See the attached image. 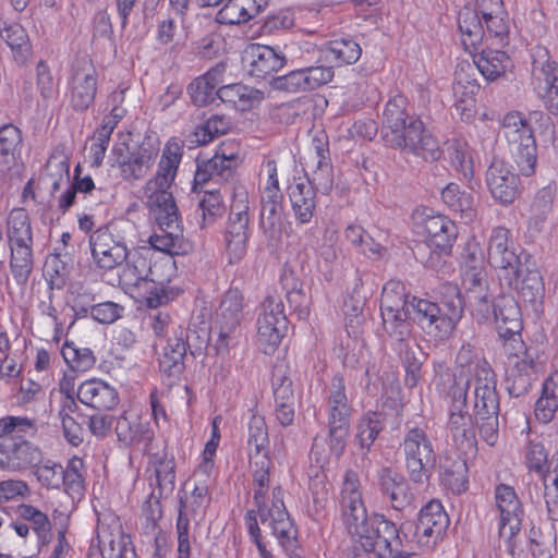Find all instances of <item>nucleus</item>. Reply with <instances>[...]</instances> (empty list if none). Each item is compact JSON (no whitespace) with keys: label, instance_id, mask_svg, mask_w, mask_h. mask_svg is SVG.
<instances>
[{"label":"nucleus","instance_id":"nucleus-56","mask_svg":"<svg viewBox=\"0 0 558 558\" xmlns=\"http://www.w3.org/2000/svg\"><path fill=\"white\" fill-rule=\"evenodd\" d=\"M411 312L405 307L380 306V315L385 331L398 341H402L410 332L408 314Z\"/></svg>","mask_w":558,"mask_h":558},{"label":"nucleus","instance_id":"nucleus-34","mask_svg":"<svg viewBox=\"0 0 558 558\" xmlns=\"http://www.w3.org/2000/svg\"><path fill=\"white\" fill-rule=\"evenodd\" d=\"M245 61L248 64V73L257 78H266L278 72L284 64V59L272 48L251 44L245 50Z\"/></svg>","mask_w":558,"mask_h":558},{"label":"nucleus","instance_id":"nucleus-22","mask_svg":"<svg viewBox=\"0 0 558 558\" xmlns=\"http://www.w3.org/2000/svg\"><path fill=\"white\" fill-rule=\"evenodd\" d=\"M544 61L534 60L532 69V87L546 110L558 116V64L543 49Z\"/></svg>","mask_w":558,"mask_h":558},{"label":"nucleus","instance_id":"nucleus-38","mask_svg":"<svg viewBox=\"0 0 558 558\" xmlns=\"http://www.w3.org/2000/svg\"><path fill=\"white\" fill-rule=\"evenodd\" d=\"M474 64L488 82L506 76L514 68L513 61L507 52L489 47L482 50Z\"/></svg>","mask_w":558,"mask_h":558},{"label":"nucleus","instance_id":"nucleus-40","mask_svg":"<svg viewBox=\"0 0 558 558\" xmlns=\"http://www.w3.org/2000/svg\"><path fill=\"white\" fill-rule=\"evenodd\" d=\"M441 201L450 211L459 215L461 219L470 222L475 219L476 207L474 196L472 193L461 189L459 184L454 182L448 183L441 190Z\"/></svg>","mask_w":558,"mask_h":558},{"label":"nucleus","instance_id":"nucleus-12","mask_svg":"<svg viewBox=\"0 0 558 558\" xmlns=\"http://www.w3.org/2000/svg\"><path fill=\"white\" fill-rule=\"evenodd\" d=\"M182 156V142L171 137L162 149L156 175L145 184L144 194L146 199H150L151 203L157 201H174L170 189L175 179Z\"/></svg>","mask_w":558,"mask_h":558},{"label":"nucleus","instance_id":"nucleus-39","mask_svg":"<svg viewBox=\"0 0 558 558\" xmlns=\"http://www.w3.org/2000/svg\"><path fill=\"white\" fill-rule=\"evenodd\" d=\"M116 434L119 441L125 446L138 448L144 452L150 449L155 433L149 423H131L125 415H121L116 424Z\"/></svg>","mask_w":558,"mask_h":558},{"label":"nucleus","instance_id":"nucleus-55","mask_svg":"<svg viewBox=\"0 0 558 558\" xmlns=\"http://www.w3.org/2000/svg\"><path fill=\"white\" fill-rule=\"evenodd\" d=\"M461 287L478 301L486 300V266L459 265Z\"/></svg>","mask_w":558,"mask_h":558},{"label":"nucleus","instance_id":"nucleus-1","mask_svg":"<svg viewBox=\"0 0 558 558\" xmlns=\"http://www.w3.org/2000/svg\"><path fill=\"white\" fill-rule=\"evenodd\" d=\"M149 214L159 227L148 245L134 247L130 262L119 275V284L131 299L156 310L175 301L183 289L172 284L177 277L175 255H187L193 244L182 234L181 215L175 201L146 199Z\"/></svg>","mask_w":558,"mask_h":558},{"label":"nucleus","instance_id":"nucleus-33","mask_svg":"<svg viewBox=\"0 0 558 558\" xmlns=\"http://www.w3.org/2000/svg\"><path fill=\"white\" fill-rule=\"evenodd\" d=\"M217 98L229 109L246 112L260 105L264 94L242 83H232L218 87Z\"/></svg>","mask_w":558,"mask_h":558},{"label":"nucleus","instance_id":"nucleus-37","mask_svg":"<svg viewBox=\"0 0 558 558\" xmlns=\"http://www.w3.org/2000/svg\"><path fill=\"white\" fill-rule=\"evenodd\" d=\"M23 133L12 123L0 126V165L10 171L23 165Z\"/></svg>","mask_w":558,"mask_h":558},{"label":"nucleus","instance_id":"nucleus-57","mask_svg":"<svg viewBox=\"0 0 558 558\" xmlns=\"http://www.w3.org/2000/svg\"><path fill=\"white\" fill-rule=\"evenodd\" d=\"M84 461L80 457H72L66 464L62 468V485L64 492L72 499H81L85 493V480L83 475Z\"/></svg>","mask_w":558,"mask_h":558},{"label":"nucleus","instance_id":"nucleus-30","mask_svg":"<svg viewBox=\"0 0 558 558\" xmlns=\"http://www.w3.org/2000/svg\"><path fill=\"white\" fill-rule=\"evenodd\" d=\"M531 256H526L519 266L513 282L499 279L501 286L515 291L524 301L536 303L543 299L544 282L539 270L531 263Z\"/></svg>","mask_w":558,"mask_h":558},{"label":"nucleus","instance_id":"nucleus-7","mask_svg":"<svg viewBox=\"0 0 558 558\" xmlns=\"http://www.w3.org/2000/svg\"><path fill=\"white\" fill-rule=\"evenodd\" d=\"M487 263L494 268L497 278L513 282L519 266L530 256L515 241L512 231L506 226H495L487 238Z\"/></svg>","mask_w":558,"mask_h":558},{"label":"nucleus","instance_id":"nucleus-31","mask_svg":"<svg viewBox=\"0 0 558 558\" xmlns=\"http://www.w3.org/2000/svg\"><path fill=\"white\" fill-rule=\"evenodd\" d=\"M125 113L126 110L124 108H120L119 106L112 107L110 112L102 118L99 126L94 131L89 146L90 167L99 168L102 165L111 141V135Z\"/></svg>","mask_w":558,"mask_h":558},{"label":"nucleus","instance_id":"nucleus-3","mask_svg":"<svg viewBox=\"0 0 558 558\" xmlns=\"http://www.w3.org/2000/svg\"><path fill=\"white\" fill-rule=\"evenodd\" d=\"M37 433L35 418L8 415L0 418V466L10 471L27 470L41 459L40 449L27 438Z\"/></svg>","mask_w":558,"mask_h":558},{"label":"nucleus","instance_id":"nucleus-61","mask_svg":"<svg viewBox=\"0 0 558 558\" xmlns=\"http://www.w3.org/2000/svg\"><path fill=\"white\" fill-rule=\"evenodd\" d=\"M61 354L73 372L85 373L96 364V357L90 349L77 348L68 341L63 344Z\"/></svg>","mask_w":558,"mask_h":558},{"label":"nucleus","instance_id":"nucleus-36","mask_svg":"<svg viewBox=\"0 0 558 558\" xmlns=\"http://www.w3.org/2000/svg\"><path fill=\"white\" fill-rule=\"evenodd\" d=\"M289 197L296 220L300 223H308L315 209V185L305 178H294L289 185Z\"/></svg>","mask_w":558,"mask_h":558},{"label":"nucleus","instance_id":"nucleus-21","mask_svg":"<svg viewBox=\"0 0 558 558\" xmlns=\"http://www.w3.org/2000/svg\"><path fill=\"white\" fill-rule=\"evenodd\" d=\"M159 151L160 142L157 138L145 137L126 156L117 159L122 179L128 182L144 179L154 167Z\"/></svg>","mask_w":558,"mask_h":558},{"label":"nucleus","instance_id":"nucleus-9","mask_svg":"<svg viewBox=\"0 0 558 558\" xmlns=\"http://www.w3.org/2000/svg\"><path fill=\"white\" fill-rule=\"evenodd\" d=\"M289 320L279 296H267L256 319V345L265 355H274L287 336Z\"/></svg>","mask_w":558,"mask_h":558},{"label":"nucleus","instance_id":"nucleus-13","mask_svg":"<svg viewBox=\"0 0 558 558\" xmlns=\"http://www.w3.org/2000/svg\"><path fill=\"white\" fill-rule=\"evenodd\" d=\"M284 490L280 485L271 489V505L265 511H258L262 523H268L272 534L283 550L295 554L298 549V530L291 520L283 501Z\"/></svg>","mask_w":558,"mask_h":558},{"label":"nucleus","instance_id":"nucleus-54","mask_svg":"<svg viewBox=\"0 0 558 558\" xmlns=\"http://www.w3.org/2000/svg\"><path fill=\"white\" fill-rule=\"evenodd\" d=\"M525 465L530 471H534L537 473L544 481L545 485V498L546 505L548 508V512L553 513L554 509L551 506V501L549 499V486L548 480L550 478L549 470H548V454L545 447L542 444H533L531 442L527 447L525 453Z\"/></svg>","mask_w":558,"mask_h":558},{"label":"nucleus","instance_id":"nucleus-43","mask_svg":"<svg viewBox=\"0 0 558 558\" xmlns=\"http://www.w3.org/2000/svg\"><path fill=\"white\" fill-rule=\"evenodd\" d=\"M407 98L403 95H396L386 104L384 110V128L383 134L386 144L389 143L393 135L404 130L409 122L407 112Z\"/></svg>","mask_w":558,"mask_h":558},{"label":"nucleus","instance_id":"nucleus-29","mask_svg":"<svg viewBox=\"0 0 558 558\" xmlns=\"http://www.w3.org/2000/svg\"><path fill=\"white\" fill-rule=\"evenodd\" d=\"M76 398L85 407L97 411H110L120 400L113 386L96 377L85 379L78 385Z\"/></svg>","mask_w":558,"mask_h":558},{"label":"nucleus","instance_id":"nucleus-41","mask_svg":"<svg viewBox=\"0 0 558 558\" xmlns=\"http://www.w3.org/2000/svg\"><path fill=\"white\" fill-rule=\"evenodd\" d=\"M253 477V500L258 511H265L269 507L267 498L270 483V469L272 461L270 454H264L259 459H251Z\"/></svg>","mask_w":558,"mask_h":558},{"label":"nucleus","instance_id":"nucleus-26","mask_svg":"<svg viewBox=\"0 0 558 558\" xmlns=\"http://www.w3.org/2000/svg\"><path fill=\"white\" fill-rule=\"evenodd\" d=\"M306 167L308 172L305 179L310 180L322 193H329L333 186V167L327 140L313 138Z\"/></svg>","mask_w":558,"mask_h":558},{"label":"nucleus","instance_id":"nucleus-51","mask_svg":"<svg viewBox=\"0 0 558 558\" xmlns=\"http://www.w3.org/2000/svg\"><path fill=\"white\" fill-rule=\"evenodd\" d=\"M186 342L182 337L169 338L159 359V368L168 376H179L184 369Z\"/></svg>","mask_w":558,"mask_h":558},{"label":"nucleus","instance_id":"nucleus-24","mask_svg":"<svg viewBox=\"0 0 558 558\" xmlns=\"http://www.w3.org/2000/svg\"><path fill=\"white\" fill-rule=\"evenodd\" d=\"M339 505L342 520L345 526L356 524L367 513L362 484L359 474L353 470H347L339 492Z\"/></svg>","mask_w":558,"mask_h":558},{"label":"nucleus","instance_id":"nucleus-50","mask_svg":"<svg viewBox=\"0 0 558 558\" xmlns=\"http://www.w3.org/2000/svg\"><path fill=\"white\" fill-rule=\"evenodd\" d=\"M447 156L452 168L464 179L471 180L474 175L473 151L466 141L453 138L447 142Z\"/></svg>","mask_w":558,"mask_h":558},{"label":"nucleus","instance_id":"nucleus-16","mask_svg":"<svg viewBox=\"0 0 558 558\" xmlns=\"http://www.w3.org/2000/svg\"><path fill=\"white\" fill-rule=\"evenodd\" d=\"M89 246L95 265L105 271L112 270L130 262L131 251L123 239L112 233L108 226L95 230L89 235Z\"/></svg>","mask_w":558,"mask_h":558},{"label":"nucleus","instance_id":"nucleus-5","mask_svg":"<svg viewBox=\"0 0 558 558\" xmlns=\"http://www.w3.org/2000/svg\"><path fill=\"white\" fill-rule=\"evenodd\" d=\"M475 387L474 416L480 437L489 446L498 440L499 398L496 375L489 363H482Z\"/></svg>","mask_w":558,"mask_h":558},{"label":"nucleus","instance_id":"nucleus-6","mask_svg":"<svg viewBox=\"0 0 558 558\" xmlns=\"http://www.w3.org/2000/svg\"><path fill=\"white\" fill-rule=\"evenodd\" d=\"M345 527L364 551L374 554L377 558L392 555L393 546L400 544L397 525L384 514L366 513L356 524Z\"/></svg>","mask_w":558,"mask_h":558},{"label":"nucleus","instance_id":"nucleus-20","mask_svg":"<svg viewBox=\"0 0 558 558\" xmlns=\"http://www.w3.org/2000/svg\"><path fill=\"white\" fill-rule=\"evenodd\" d=\"M387 145L393 148H408L424 159L437 160L441 154L437 140L417 118L410 119L404 130L393 135Z\"/></svg>","mask_w":558,"mask_h":558},{"label":"nucleus","instance_id":"nucleus-53","mask_svg":"<svg viewBox=\"0 0 558 558\" xmlns=\"http://www.w3.org/2000/svg\"><path fill=\"white\" fill-rule=\"evenodd\" d=\"M512 160L523 177H532L536 172L537 145L535 137H525V141L509 145Z\"/></svg>","mask_w":558,"mask_h":558},{"label":"nucleus","instance_id":"nucleus-28","mask_svg":"<svg viewBox=\"0 0 558 558\" xmlns=\"http://www.w3.org/2000/svg\"><path fill=\"white\" fill-rule=\"evenodd\" d=\"M449 524V518L439 500L428 501L418 514L416 536L418 543L432 547L441 538Z\"/></svg>","mask_w":558,"mask_h":558},{"label":"nucleus","instance_id":"nucleus-35","mask_svg":"<svg viewBox=\"0 0 558 558\" xmlns=\"http://www.w3.org/2000/svg\"><path fill=\"white\" fill-rule=\"evenodd\" d=\"M378 487L381 496L396 510L404 509L412 500L405 477L390 468H383L378 472Z\"/></svg>","mask_w":558,"mask_h":558},{"label":"nucleus","instance_id":"nucleus-4","mask_svg":"<svg viewBox=\"0 0 558 558\" xmlns=\"http://www.w3.org/2000/svg\"><path fill=\"white\" fill-rule=\"evenodd\" d=\"M416 232L429 250L428 262L450 257L459 236V227L449 216L422 207L413 215Z\"/></svg>","mask_w":558,"mask_h":558},{"label":"nucleus","instance_id":"nucleus-27","mask_svg":"<svg viewBox=\"0 0 558 558\" xmlns=\"http://www.w3.org/2000/svg\"><path fill=\"white\" fill-rule=\"evenodd\" d=\"M243 307V292L238 288H230L225 293L217 312V320L220 324L216 343L218 351L228 350L230 333L240 325Z\"/></svg>","mask_w":558,"mask_h":558},{"label":"nucleus","instance_id":"nucleus-64","mask_svg":"<svg viewBox=\"0 0 558 558\" xmlns=\"http://www.w3.org/2000/svg\"><path fill=\"white\" fill-rule=\"evenodd\" d=\"M328 51L337 65L353 64L362 54L360 45L349 38L333 39L328 45Z\"/></svg>","mask_w":558,"mask_h":558},{"label":"nucleus","instance_id":"nucleus-48","mask_svg":"<svg viewBox=\"0 0 558 558\" xmlns=\"http://www.w3.org/2000/svg\"><path fill=\"white\" fill-rule=\"evenodd\" d=\"M280 283L287 290V301L293 308L296 317L302 320L308 319L311 314L310 301L302 288L299 287V280L294 271L284 270L280 276Z\"/></svg>","mask_w":558,"mask_h":558},{"label":"nucleus","instance_id":"nucleus-49","mask_svg":"<svg viewBox=\"0 0 558 558\" xmlns=\"http://www.w3.org/2000/svg\"><path fill=\"white\" fill-rule=\"evenodd\" d=\"M247 450L248 458L259 459L269 454V436L265 417L253 412L248 421Z\"/></svg>","mask_w":558,"mask_h":558},{"label":"nucleus","instance_id":"nucleus-46","mask_svg":"<svg viewBox=\"0 0 558 558\" xmlns=\"http://www.w3.org/2000/svg\"><path fill=\"white\" fill-rule=\"evenodd\" d=\"M33 244L34 243L8 244L10 248V269L17 284H25L33 271Z\"/></svg>","mask_w":558,"mask_h":558},{"label":"nucleus","instance_id":"nucleus-60","mask_svg":"<svg viewBox=\"0 0 558 558\" xmlns=\"http://www.w3.org/2000/svg\"><path fill=\"white\" fill-rule=\"evenodd\" d=\"M222 418L217 415L211 421L210 437L206 441L204 449L201 453V461L197 465V471L209 477L215 468L216 452L220 444L221 435L219 425Z\"/></svg>","mask_w":558,"mask_h":558},{"label":"nucleus","instance_id":"nucleus-18","mask_svg":"<svg viewBox=\"0 0 558 558\" xmlns=\"http://www.w3.org/2000/svg\"><path fill=\"white\" fill-rule=\"evenodd\" d=\"M266 173V182L262 194L260 227L266 233L274 235L281 226L283 195L279 186L277 162L266 159L262 163L260 174Z\"/></svg>","mask_w":558,"mask_h":558},{"label":"nucleus","instance_id":"nucleus-2","mask_svg":"<svg viewBox=\"0 0 558 558\" xmlns=\"http://www.w3.org/2000/svg\"><path fill=\"white\" fill-rule=\"evenodd\" d=\"M488 363L470 343L462 344L454 362L453 380L448 395L451 398L449 428L453 436L474 440L471 415L466 410L468 393L471 383L476 387L478 367Z\"/></svg>","mask_w":558,"mask_h":558},{"label":"nucleus","instance_id":"nucleus-14","mask_svg":"<svg viewBox=\"0 0 558 558\" xmlns=\"http://www.w3.org/2000/svg\"><path fill=\"white\" fill-rule=\"evenodd\" d=\"M463 316V302L457 286L444 287L438 313L427 319L424 332L437 340L450 338Z\"/></svg>","mask_w":558,"mask_h":558},{"label":"nucleus","instance_id":"nucleus-23","mask_svg":"<svg viewBox=\"0 0 558 558\" xmlns=\"http://www.w3.org/2000/svg\"><path fill=\"white\" fill-rule=\"evenodd\" d=\"M485 183L492 197L499 204H512L520 195V177L502 159H494L485 173Z\"/></svg>","mask_w":558,"mask_h":558},{"label":"nucleus","instance_id":"nucleus-58","mask_svg":"<svg viewBox=\"0 0 558 558\" xmlns=\"http://www.w3.org/2000/svg\"><path fill=\"white\" fill-rule=\"evenodd\" d=\"M241 150V144L234 138L222 141L209 159V166L216 169L217 175L223 177L226 171H230L238 162Z\"/></svg>","mask_w":558,"mask_h":558},{"label":"nucleus","instance_id":"nucleus-45","mask_svg":"<svg viewBox=\"0 0 558 558\" xmlns=\"http://www.w3.org/2000/svg\"><path fill=\"white\" fill-rule=\"evenodd\" d=\"M8 244L34 243L31 217L25 208H12L5 219Z\"/></svg>","mask_w":558,"mask_h":558},{"label":"nucleus","instance_id":"nucleus-59","mask_svg":"<svg viewBox=\"0 0 558 558\" xmlns=\"http://www.w3.org/2000/svg\"><path fill=\"white\" fill-rule=\"evenodd\" d=\"M501 128L509 145L525 141V137H534L532 128L526 118L518 112L511 111L505 114Z\"/></svg>","mask_w":558,"mask_h":558},{"label":"nucleus","instance_id":"nucleus-17","mask_svg":"<svg viewBox=\"0 0 558 558\" xmlns=\"http://www.w3.org/2000/svg\"><path fill=\"white\" fill-rule=\"evenodd\" d=\"M481 85L476 77V70L468 61L457 64L453 81V108L463 121H471L477 113V95Z\"/></svg>","mask_w":558,"mask_h":558},{"label":"nucleus","instance_id":"nucleus-19","mask_svg":"<svg viewBox=\"0 0 558 558\" xmlns=\"http://www.w3.org/2000/svg\"><path fill=\"white\" fill-rule=\"evenodd\" d=\"M495 506L499 512L498 533L511 542L521 531L523 507L515 489L508 484H498L494 492Z\"/></svg>","mask_w":558,"mask_h":558},{"label":"nucleus","instance_id":"nucleus-32","mask_svg":"<svg viewBox=\"0 0 558 558\" xmlns=\"http://www.w3.org/2000/svg\"><path fill=\"white\" fill-rule=\"evenodd\" d=\"M226 71L227 64L219 62L189 84L187 93L195 106L204 107L215 100L217 86L223 82Z\"/></svg>","mask_w":558,"mask_h":558},{"label":"nucleus","instance_id":"nucleus-47","mask_svg":"<svg viewBox=\"0 0 558 558\" xmlns=\"http://www.w3.org/2000/svg\"><path fill=\"white\" fill-rule=\"evenodd\" d=\"M482 17L486 24V32L501 46L508 45L509 40V16L504 8V2H496L494 8H482Z\"/></svg>","mask_w":558,"mask_h":558},{"label":"nucleus","instance_id":"nucleus-63","mask_svg":"<svg viewBox=\"0 0 558 558\" xmlns=\"http://www.w3.org/2000/svg\"><path fill=\"white\" fill-rule=\"evenodd\" d=\"M15 514L17 519L29 523L32 530L38 536L46 535L51 530V523L47 513L31 504H19L15 507Z\"/></svg>","mask_w":558,"mask_h":558},{"label":"nucleus","instance_id":"nucleus-44","mask_svg":"<svg viewBox=\"0 0 558 558\" xmlns=\"http://www.w3.org/2000/svg\"><path fill=\"white\" fill-rule=\"evenodd\" d=\"M0 37L10 47L19 65H26L32 58L33 47L27 32L20 24H10L0 29Z\"/></svg>","mask_w":558,"mask_h":558},{"label":"nucleus","instance_id":"nucleus-8","mask_svg":"<svg viewBox=\"0 0 558 558\" xmlns=\"http://www.w3.org/2000/svg\"><path fill=\"white\" fill-rule=\"evenodd\" d=\"M328 437L330 452L339 459L347 447L352 408L345 392V383L341 374L331 378L327 399Z\"/></svg>","mask_w":558,"mask_h":558},{"label":"nucleus","instance_id":"nucleus-15","mask_svg":"<svg viewBox=\"0 0 558 558\" xmlns=\"http://www.w3.org/2000/svg\"><path fill=\"white\" fill-rule=\"evenodd\" d=\"M98 93V74L92 62L73 65L66 81L65 97L76 113L90 109Z\"/></svg>","mask_w":558,"mask_h":558},{"label":"nucleus","instance_id":"nucleus-25","mask_svg":"<svg viewBox=\"0 0 558 558\" xmlns=\"http://www.w3.org/2000/svg\"><path fill=\"white\" fill-rule=\"evenodd\" d=\"M457 24L460 43L464 51L475 54L485 36L480 2H465L458 12Z\"/></svg>","mask_w":558,"mask_h":558},{"label":"nucleus","instance_id":"nucleus-62","mask_svg":"<svg viewBox=\"0 0 558 558\" xmlns=\"http://www.w3.org/2000/svg\"><path fill=\"white\" fill-rule=\"evenodd\" d=\"M202 210V228L213 225L226 213L223 196L219 190L205 191L199 201Z\"/></svg>","mask_w":558,"mask_h":558},{"label":"nucleus","instance_id":"nucleus-10","mask_svg":"<svg viewBox=\"0 0 558 558\" xmlns=\"http://www.w3.org/2000/svg\"><path fill=\"white\" fill-rule=\"evenodd\" d=\"M400 448L410 481L414 484L427 483L435 468L436 452L426 430L421 427L409 428Z\"/></svg>","mask_w":558,"mask_h":558},{"label":"nucleus","instance_id":"nucleus-11","mask_svg":"<svg viewBox=\"0 0 558 558\" xmlns=\"http://www.w3.org/2000/svg\"><path fill=\"white\" fill-rule=\"evenodd\" d=\"M248 209L247 193L245 191L234 192L225 233L226 251L230 264L239 263L247 252Z\"/></svg>","mask_w":558,"mask_h":558},{"label":"nucleus","instance_id":"nucleus-52","mask_svg":"<svg viewBox=\"0 0 558 558\" xmlns=\"http://www.w3.org/2000/svg\"><path fill=\"white\" fill-rule=\"evenodd\" d=\"M440 485L453 495H461L469 489V468L463 459H456L444 466Z\"/></svg>","mask_w":558,"mask_h":558},{"label":"nucleus","instance_id":"nucleus-42","mask_svg":"<svg viewBox=\"0 0 558 558\" xmlns=\"http://www.w3.org/2000/svg\"><path fill=\"white\" fill-rule=\"evenodd\" d=\"M494 315L498 333H514L522 330L521 311L512 296L497 298L494 303Z\"/></svg>","mask_w":558,"mask_h":558}]
</instances>
